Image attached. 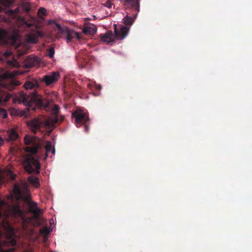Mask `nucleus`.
<instances>
[{"label": "nucleus", "mask_w": 252, "mask_h": 252, "mask_svg": "<svg viewBox=\"0 0 252 252\" xmlns=\"http://www.w3.org/2000/svg\"><path fill=\"white\" fill-rule=\"evenodd\" d=\"M24 143L26 145L24 148L25 152L32 154L27 155L25 157L23 161L24 169L28 173L39 174L41 165L38 159L33 157V155H36L42 147L41 140L37 137L26 135Z\"/></svg>", "instance_id": "nucleus-1"}, {"label": "nucleus", "mask_w": 252, "mask_h": 252, "mask_svg": "<svg viewBox=\"0 0 252 252\" xmlns=\"http://www.w3.org/2000/svg\"><path fill=\"white\" fill-rule=\"evenodd\" d=\"M18 100L19 103H23L29 107V109L32 107V105L35 104L39 107H47L49 105V102L44 99L43 97L38 94L37 91H34L28 94L23 92L20 93L18 96L13 98V101L16 102Z\"/></svg>", "instance_id": "nucleus-2"}, {"label": "nucleus", "mask_w": 252, "mask_h": 252, "mask_svg": "<svg viewBox=\"0 0 252 252\" xmlns=\"http://www.w3.org/2000/svg\"><path fill=\"white\" fill-rule=\"evenodd\" d=\"M4 69L0 68V104H2L7 101L12 95L7 93L6 90L12 91L16 85L13 84L10 80L11 75L8 72H4Z\"/></svg>", "instance_id": "nucleus-3"}, {"label": "nucleus", "mask_w": 252, "mask_h": 252, "mask_svg": "<svg viewBox=\"0 0 252 252\" xmlns=\"http://www.w3.org/2000/svg\"><path fill=\"white\" fill-rule=\"evenodd\" d=\"M129 29L125 26H122L120 30L115 28V35L111 31L107 32L105 33L100 35V40L107 44L113 42L116 37L118 39H123L128 34Z\"/></svg>", "instance_id": "nucleus-4"}, {"label": "nucleus", "mask_w": 252, "mask_h": 252, "mask_svg": "<svg viewBox=\"0 0 252 252\" xmlns=\"http://www.w3.org/2000/svg\"><path fill=\"white\" fill-rule=\"evenodd\" d=\"M8 213L12 218L17 220L18 221H21L23 223V225L27 221L25 212L21 209V207L18 204L9 206Z\"/></svg>", "instance_id": "nucleus-5"}, {"label": "nucleus", "mask_w": 252, "mask_h": 252, "mask_svg": "<svg viewBox=\"0 0 252 252\" xmlns=\"http://www.w3.org/2000/svg\"><path fill=\"white\" fill-rule=\"evenodd\" d=\"M72 117L75 118V122L77 125L84 126V130L86 132L89 131L88 122L90 119L88 115L81 110H76L72 113Z\"/></svg>", "instance_id": "nucleus-6"}, {"label": "nucleus", "mask_w": 252, "mask_h": 252, "mask_svg": "<svg viewBox=\"0 0 252 252\" xmlns=\"http://www.w3.org/2000/svg\"><path fill=\"white\" fill-rule=\"evenodd\" d=\"M14 2V0H0V12H3L7 13L10 16L15 18L19 12V8L14 10L9 9L7 8L10 6Z\"/></svg>", "instance_id": "nucleus-7"}, {"label": "nucleus", "mask_w": 252, "mask_h": 252, "mask_svg": "<svg viewBox=\"0 0 252 252\" xmlns=\"http://www.w3.org/2000/svg\"><path fill=\"white\" fill-rule=\"evenodd\" d=\"M140 0H124V5L126 9H132L133 19H136L140 11Z\"/></svg>", "instance_id": "nucleus-8"}, {"label": "nucleus", "mask_w": 252, "mask_h": 252, "mask_svg": "<svg viewBox=\"0 0 252 252\" xmlns=\"http://www.w3.org/2000/svg\"><path fill=\"white\" fill-rule=\"evenodd\" d=\"M60 77V73L58 72H53L50 74L45 75L39 79L40 83L44 82L46 86H49L56 82Z\"/></svg>", "instance_id": "nucleus-9"}, {"label": "nucleus", "mask_w": 252, "mask_h": 252, "mask_svg": "<svg viewBox=\"0 0 252 252\" xmlns=\"http://www.w3.org/2000/svg\"><path fill=\"white\" fill-rule=\"evenodd\" d=\"M40 61L38 57L30 55L28 56L23 62V66L25 68H31L40 64Z\"/></svg>", "instance_id": "nucleus-10"}, {"label": "nucleus", "mask_w": 252, "mask_h": 252, "mask_svg": "<svg viewBox=\"0 0 252 252\" xmlns=\"http://www.w3.org/2000/svg\"><path fill=\"white\" fill-rule=\"evenodd\" d=\"M43 124L41 121L37 118H34L28 123L30 129L34 134L40 129Z\"/></svg>", "instance_id": "nucleus-11"}, {"label": "nucleus", "mask_w": 252, "mask_h": 252, "mask_svg": "<svg viewBox=\"0 0 252 252\" xmlns=\"http://www.w3.org/2000/svg\"><path fill=\"white\" fill-rule=\"evenodd\" d=\"M40 83L39 78H30L26 81L24 85V87L27 90H31L39 88L40 87Z\"/></svg>", "instance_id": "nucleus-12"}, {"label": "nucleus", "mask_w": 252, "mask_h": 252, "mask_svg": "<svg viewBox=\"0 0 252 252\" xmlns=\"http://www.w3.org/2000/svg\"><path fill=\"white\" fill-rule=\"evenodd\" d=\"M26 202L28 205L29 212L32 213L35 217H37L40 213V210L37 207V203L32 201L28 198L26 199Z\"/></svg>", "instance_id": "nucleus-13"}, {"label": "nucleus", "mask_w": 252, "mask_h": 252, "mask_svg": "<svg viewBox=\"0 0 252 252\" xmlns=\"http://www.w3.org/2000/svg\"><path fill=\"white\" fill-rule=\"evenodd\" d=\"M58 118L57 117H55L54 118H49L46 120L44 122L45 126L48 128L50 129L51 131L56 127V124L58 122Z\"/></svg>", "instance_id": "nucleus-14"}, {"label": "nucleus", "mask_w": 252, "mask_h": 252, "mask_svg": "<svg viewBox=\"0 0 252 252\" xmlns=\"http://www.w3.org/2000/svg\"><path fill=\"white\" fill-rule=\"evenodd\" d=\"M96 32V28L94 25H87L83 30V32L85 34H94Z\"/></svg>", "instance_id": "nucleus-15"}, {"label": "nucleus", "mask_w": 252, "mask_h": 252, "mask_svg": "<svg viewBox=\"0 0 252 252\" xmlns=\"http://www.w3.org/2000/svg\"><path fill=\"white\" fill-rule=\"evenodd\" d=\"M65 32L66 34V40L67 43L70 42L75 37V35H77V32L68 29H66Z\"/></svg>", "instance_id": "nucleus-16"}, {"label": "nucleus", "mask_w": 252, "mask_h": 252, "mask_svg": "<svg viewBox=\"0 0 252 252\" xmlns=\"http://www.w3.org/2000/svg\"><path fill=\"white\" fill-rule=\"evenodd\" d=\"M7 135L8 140L11 141H14L18 139L19 134L14 129H11L7 131Z\"/></svg>", "instance_id": "nucleus-17"}, {"label": "nucleus", "mask_w": 252, "mask_h": 252, "mask_svg": "<svg viewBox=\"0 0 252 252\" xmlns=\"http://www.w3.org/2000/svg\"><path fill=\"white\" fill-rule=\"evenodd\" d=\"M28 182L34 187L38 188L40 186L39 180L38 178L30 176L28 178Z\"/></svg>", "instance_id": "nucleus-18"}, {"label": "nucleus", "mask_w": 252, "mask_h": 252, "mask_svg": "<svg viewBox=\"0 0 252 252\" xmlns=\"http://www.w3.org/2000/svg\"><path fill=\"white\" fill-rule=\"evenodd\" d=\"M129 14L127 12V15L126 17H125L123 19L124 23L126 26H130L132 25L133 23V19L131 17V16H128Z\"/></svg>", "instance_id": "nucleus-19"}, {"label": "nucleus", "mask_w": 252, "mask_h": 252, "mask_svg": "<svg viewBox=\"0 0 252 252\" xmlns=\"http://www.w3.org/2000/svg\"><path fill=\"white\" fill-rule=\"evenodd\" d=\"M22 6L23 9L27 13L29 12L31 10V5L30 2H23Z\"/></svg>", "instance_id": "nucleus-20"}, {"label": "nucleus", "mask_w": 252, "mask_h": 252, "mask_svg": "<svg viewBox=\"0 0 252 252\" xmlns=\"http://www.w3.org/2000/svg\"><path fill=\"white\" fill-rule=\"evenodd\" d=\"M27 41L31 43H35L37 41V38L35 35L30 34L27 36Z\"/></svg>", "instance_id": "nucleus-21"}, {"label": "nucleus", "mask_w": 252, "mask_h": 252, "mask_svg": "<svg viewBox=\"0 0 252 252\" xmlns=\"http://www.w3.org/2000/svg\"><path fill=\"white\" fill-rule=\"evenodd\" d=\"M38 15L40 18H42L43 16L47 15V12L45 8L40 7L38 10Z\"/></svg>", "instance_id": "nucleus-22"}, {"label": "nucleus", "mask_w": 252, "mask_h": 252, "mask_svg": "<svg viewBox=\"0 0 252 252\" xmlns=\"http://www.w3.org/2000/svg\"><path fill=\"white\" fill-rule=\"evenodd\" d=\"M22 22L24 25L27 28L35 27L34 24L32 21H27L24 19L22 20Z\"/></svg>", "instance_id": "nucleus-23"}, {"label": "nucleus", "mask_w": 252, "mask_h": 252, "mask_svg": "<svg viewBox=\"0 0 252 252\" xmlns=\"http://www.w3.org/2000/svg\"><path fill=\"white\" fill-rule=\"evenodd\" d=\"M40 232L41 234L46 236L48 235L50 232V230L47 227H44L43 228L41 229L40 230Z\"/></svg>", "instance_id": "nucleus-24"}, {"label": "nucleus", "mask_w": 252, "mask_h": 252, "mask_svg": "<svg viewBox=\"0 0 252 252\" xmlns=\"http://www.w3.org/2000/svg\"><path fill=\"white\" fill-rule=\"evenodd\" d=\"M45 150H46V154H47V153H49L50 152L52 151V153L53 154H55V149H53L52 150V146L51 145L48 143L45 146Z\"/></svg>", "instance_id": "nucleus-25"}, {"label": "nucleus", "mask_w": 252, "mask_h": 252, "mask_svg": "<svg viewBox=\"0 0 252 252\" xmlns=\"http://www.w3.org/2000/svg\"><path fill=\"white\" fill-rule=\"evenodd\" d=\"M0 116L2 118H6L7 117V111L4 109L0 108Z\"/></svg>", "instance_id": "nucleus-26"}, {"label": "nucleus", "mask_w": 252, "mask_h": 252, "mask_svg": "<svg viewBox=\"0 0 252 252\" xmlns=\"http://www.w3.org/2000/svg\"><path fill=\"white\" fill-rule=\"evenodd\" d=\"M55 54V50L53 47H51L48 49V55L50 58H53Z\"/></svg>", "instance_id": "nucleus-27"}, {"label": "nucleus", "mask_w": 252, "mask_h": 252, "mask_svg": "<svg viewBox=\"0 0 252 252\" xmlns=\"http://www.w3.org/2000/svg\"><path fill=\"white\" fill-rule=\"evenodd\" d=\"M7 64L9 65H11V66H16L17 64V62L16 61V60L13 59L12 61H11V60L8 61H7Z\"/></svg>", "instance_id": "nucleus-28"}, {"label": "nucleus", "mask_w": 252, "mask_h": 252, "mask_svg": "<svg viewBox=\"0 0 252 252\" xmlns=\"http://www.w3.org/2000/svg\"><path fill=\"white\" fill-rule=\"evenodd\" d=\"M14 190L15 192L16 193L19 194H21V189H20V187L18 185H15L14 186Z\"/></svg>", "instance_id": "nucleus-29"}, {"label": "nucleus", "mask_w": 252, "mask_h": 252, "mask_svg": "<svg viewBox=\"0 0 252 252\" xmlns=\"http://www.w3.org/2000/svg\"><path fill=\"white\" fill-rule=\"evenodd\" d=\"M4 31L0 29V42L4 41Z\"/></svg>", "instance_id": "nucleus-30"}, {"label": "nucleus", "mask_w": 252, "mask_h": 252, "mask_svg": "<svg viewBox=\"0 0 252 252\" xmlns=\"http://www.w3.org/2000/svg\"><path fill=\"white\" fill-rule=\"evenodd\" d=\"M60 108L58 105H55L53 108V111L55 114H57L59 112Z\"/></svg>", "instance_id": "nucleus-31"}, {"label": "nucleus", "mask_w": 252, "mask_h": 252, "mask_svg": "<svg viewBox=\"0 0 252 252\" xmlns=\"http://www.w3.org/2000/svg\"><path fill=\"white\" fill-rule=\"evenodd\" d=\"M22 188L23 189L27 191L28 189V184L26 182H23L22 183Z\"/></svg>", "instance_id": "nucleus-32"}, {"label": "nucleus", "mask_w": 252, "mask_h": 252, "mask_svg": "<svg viewBox=\"0 0 252 252\" xmlns=\"http://www.w3.org/2000/svg\"><path fill=\"white\" fill-rule=\"evenodd\" d=\"M6 202L4 200H0V210H2V207L6 205Z\"/></svg>", "instance_id": "nucleus-33"}, {"label": "nucleus", "mask_w": 252, "mask_h": 252, "mask_svg": "<svg viewBox=\"0 0 252 252\" xmlns=\"http://www.w3.org/2000/svg\"><path fill=\"white\" fill-rule=\"evenodd\" d=\"M105 6L108 8H111L112 6V3L110 1H107L105 4Z\"/></svg>", "instance_id": "nucleus-34"}, {"label": "nucleus", "mask_w": 252, "mask_h": 252, "mask_svg": "<svg viewBox=\"0 0 252 252\" xmlns=\"http://www.w3.org/2000/svg\"><path fill=\"white\" fill-rule=\"evenodd\" d=\"M3 144V139L0 136V147L2 146Z\"/></svg>", "instance_id": "nucleus-35"}, {"label": "nucleus", "mask_w": 252, "mask_h": 252, "mask_svg": "<svg viewBox=\"0 0 252 252\" xmlns=\"http://www.w3.org/2000/svg\"><path fill=\"white\" fill-rule=\"evenodd\" d=\"M77 35H75V37H76L78 39H81V37L80 34L78 32H77Z\"/></svg>", "instance_id": "nucleus-36"}, {"label": "nucleus", "mask_w": 252, "mask_h": 252, "mask_svg": "<svg viewBox=\"0 0 252 252\" xmlns=\"http://www.w3.org/2000/svg\"><path fill=\"white\" fill-rule=\"evenodd\" d=\"M56 26H57V27L58 28V29H59V30H60V31H61V29H62V27H61V26H60V24H58V23H57V24H56Z\"/></svg>", "instance_id": "nucleus-37"}, {"label": "nucleus", "mask_w": 252, "mask_h": 252, "mask_svg": "<svg viewBox=\"0 0 252 252\" xmlns=\"http://www.w3.org/2000/svg\"><path fill=\"white\" fill-rule=\"evenodd\" d=\"M11 52H6V53H5V55L6 57H8V56L11 55Z\"/></svg>", "instance_id": "nucleus-38"}, {"label": "nucleus", "mask_w": 252, "mask_h": 252, "mask_svg": "<svg viewBox=\"0 0 252 252\" xmlns=\"http://www.w3.org/2000/svg\"><path fill=\"white\" fill-rule=\"evenodd\" d=\"M16 244V241L15 240H13L12 241V245H15Z\"/></svg>", "instance_id": "nucleus-39"}, {"label": "nucleus", "mask_w": 252, "mask_h": 252, "mask_svg": "<svg viewBox=\"0 0 252 252\" xmlns=\"http://www.w3.org/2000/svg\"><path fill=\"white\" fill-rule=\"evenodd\" d=\"M97 89H98V90H101V85H98V86H97Z\"/></svg>", "instance_id": "nucleus-40"}, {"label": "nucleus", "mask_w": 252, "mask_h": 252, "mask_svg": "<svg viewBox=\"0 0 252 252\" xmlns=\"http://www.w3.org/2000/svg\"><path fill=\"white\" fill-rule=\"evenodd\" d=\"M22 115H23V116L26 115V112H23Z\"/></svg>", "instance_id": "nucleus-41"}, {"label": "nucleus", "mask_w": 252, "mask_h": 252, "mask_svg": "<svg viewBox=\"0 0 252 252\" xmlns=\"http://www.w3.org/2000/svg\"><path fill=\"white\" fill-rule=\"evenodd\" d=\"M32 109H33V110H34V109H35V108H32Z\"/></svg>", "instance_id": "nucleus-42"}, {"label": "nucleus", "mask_w": 252, "mask_h": 252, "mask_svg": "<svg viewBox=\"0 0 252 252\" xmlns=\"http://www.w3.org/2000/svg\"><path fill=\"white\" fill-rule=\"evenodd\" d=\"M14 177H12V180H14Z\"/></svg>", "instance_id": "nucleus-43"}]
</instances>
